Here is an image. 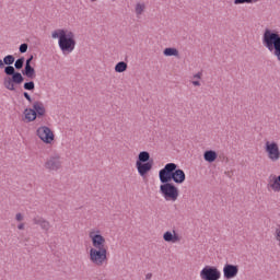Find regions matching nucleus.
Instances as JSON below:
<instances>
[{
    "label": "nucleus",
    "instance_id": "nucleus-1",
    "mask_svg": "<svg viewBox=\"0 0 280 280\" xmlns=\"http://www.w3.org/2000/svg\"><path fill=\"white\" fill-rule=\"evenodd\" d=\"M159 178H163L168 183L173 182L175 185H183L187 179V175L183 168L178 167V164L171 162L159 171Z\"/></svg>",
    "mask_w": 280,
    "mask_h": 280
},
{
    "label": "nucleus",
    "instance_id": "nucleus-2",
    "mask_svg": "<svg viewBox=\"0 0 280 280\" xmlns=\"http://www.w3.org/2000/svg\"><path fill=\"white\" fill-rule=\"evenodd\" d=\"M51 38H58V45L62 54H71L75 49V34L63 28L55 30Z\"/></svg>",
    "mask_w": 280,
    "mask_h": 280
},
{
    "label": "nucleus",
    "instance_id": "nucleus-3",
    "mask_svg": "<svg viewBox=\"0 0 280 280\" xmlns=\"http://www.w3.org/2000/svg\"><path fill=\"white\" fill-rule=\"evenodd\" d=\"M262 45L277 57L280 62V34L279 32L270 28H266L262 34Z\"/></svg>",
    "mask_w": 280,
    "mask_h": 280
},
{
    "label": "nucleus",
    "instance_id": "nucleus-4",
    "mask_svg": "<svg viewBox=\"0 0 280 280\" xmlns=\"http://www.w3.org/2000/svg\"><path fill=\"white\" fill-rule=\"evenodd\" d=\"M152 167H154V160L150 158V152L141 151L138 154V159L136 161V168L138 174L145 178L150 172H152Z\"/></svg>",
    "mask_w": 280,
    "mask_h": 280
},
{
    "label": "nucleus",
    "instance_id": "nucleus-5",
    "mask_svg": "<svg viewBox=\"0 0 280 280\" xmlns=\"http://www.w3.org/2000/svg\"><path fill=\"white\" fill-rule=\"evenodd\" d=\"M160 178V194H162L166 202H176L180 196V190L176 187V184L167 182V179Z\"/></svg>",
    "mask_w": 280,
    "mask_h": 280
},
{
    "label": "nucleus",
    "instance_id": "nucleus-6",
    "mask_svg": "<svg viewBox=\"0 0 280 280\" xmlns=\"http://www.w3.org/2000/svg\"><path fill=\"white\" fill-rule=\"evenodd\" d=\"M4 73L5 75H9V77H5L3 80V86L8 91H16V88L14 86V84L19 85L25 82V77H23L21 72L16 71L14 67H5Z\"/></svg>",
    "mask_w": 280,
    "mask_h": 280
},
{
    "label": "nucleus",
    "instance_id": "nucleus-7",
    "mask_svg": "<svg viewBox=\"0 0 280 280\" xmlns=\"http://www.w3.org/2000/svg\"><path fill=\"white\" fill-rule=\"evenodd\" d=\"M47 114V109L45 108V104L40 101H36L33 103V108L24 109V117L27 124L32 121H36V119H43Z\"/></svg>",
    "mask_w": 280,
    "mask_h": 280
},
{
    "label": "nucleus",
    "instance_id": "nucleus-8",
    "mask_svg": "<svg viewBox=\"0 0 280 280\" xmlns=\"http://www.w3.org/2000/svg\"><path fill=\"white\" fill-rule=\"evenodd\" d=\"M90 261L94 266H104V262L108 261V249L90 248Z\"/></svg>",
    "mask_w": 280,
    "mask_h": 280
},
{
    "label": "nucleus",
    "instance_id": "nucleus-9",
    "mask_svg": "<svg viewBox=\"0 0 280 280\" xmlns=\"http://www.w3.org/2000/svg\"><path fill=\"white\" fill-rule=\"evenodd\" d=\"M200 277L202 280H220L222 273L215 266H206L200 271Z\"/></svg>",
    "mask_w": 280,
    "mask_h": 280
},
{
    "label": "nucleus",
    "instance_id": "nucleus-10",
    "mask_svg": "<svg viewBox=\"0 0 280 280\" xmlns=\"http://www.w3.org/2000/svg\"><path fill=\"white\" fill-rule=\"evenodd\" d=\"M37 137L43 141L44 143H51L54 139H56V136L54 135V131L47 126H42L36 130Z\"/></svg>",
    "mask_w": 280,
    "mask_h": 280
},
{
    "label": "nucleus",
    "instance_id": "nucleus-11",
    "mask_svg": "<svg viewBox=\"0 0 280 280\" xmlns=\"http://www.w3.org/2000/svg\"><path fill=\"white\" fill-rule=\"evenodd\" d=\"M265 152H267L268 158L270 159V161H279L280 151H279V144L277 142L267 141L265 143Z\"/></svg>",
    "mask_w": 280,
    "mask_h": 280
},
{
    "label": "nucleus",
    "instance_id": "nucleus-12",
    "mask_svg": "<svg viewBox=\"0 0 280 280\" xmlns=\"http://www.w3.org/2000/svg\"><path fill=\"white\" fill-rule=\"evenodd\" d=\"M44 167H46L49 172H58V170L62 167V162H60V155H50L46 160Z\"/></svg>",
    "mask_w": 280,
    "mask_h": 280
},
{
    "label": "nucleus",
    "instance_id": "nucleus-13",
    "mask_svg": "<svg viewBox=\"0 0 280 280\" xmlns=\"http://www.w3.org/2000/svg\"><path fill=\"white\" fill-rule=\"evenodd\" d=\"M238 272H240V266L237 265L225 264L223 267V277L226 280L235 279Z\"/></svg>",
    "mask_w": 280,
    "mask_h": 280
},
{
    "label": "nucleus",
    "instance_id": "nucleus-14",
    "mask_svg": "<svg viewBox=\"0 0 280 280\" xmlns=\"http://www.w3.org/2000/svg\"><path fill=\"white\" fill-rule=\"evenodd\" d=\"M90 238L92 240V248L106 249V238L102 234H95V232H90Z\"/></svg>",
    "mask_w": 280,
    "mask_h": 280
},
{
    "label": "nucleus",
    "instance_id": "nucleus-15",
    "mask_svg": "<svg viewBox=\"0 0 280 280\" xmlns=\"http://www.w3.org/2000/svg\"><path fill=\"white\" fill-rule=\"evenodd\" d=\"M174 233V234H173ZM173 233L171 231H166L163 234V240L164 242H168L171 244H176V242H180V236H178V234L176 233V231H173Z\"/></svg>",
    "mask_w": 280,
    "mask_h": 280
},
{
    "label": "nucleus",
    "instance_id": "nucleus-16",
    "mask_svg": "<svg viewBox=\"0 0 280 280\" xmlns=\"http://www.w3.org/2000/svg\"><path fill=\"white\" fill-rule=\"evenodd\" d=\"M33 224H37L43 229V231H49L51 229V224H49V221L45 220L43 217H35L33 219Z\"/></svg>",
    "mask_w": 280,
    "mask_h": 280
},
{
    "label": "nucleus",
    "instance_id": "nucleus-17",
    "mask_svg": "<svg viewBox=\"0 0 280 280\" xmlns=\"http://www.w3.org/2000/svg\"><path fill=\"white\" fill-rule=\"evenodd\" d=\"M22 75H25V78H28V80H34L36 78V69H34L33 66H24Z\"/></svg>",
    "mask_w": 280,
    "mask_h": 280
},
{
    "label": "nucleus",
    "instance_id": "nucleus-18",
    "mask_svg": "<svg viewBox=\"0 0 280 280\" xmlns=\"http://www.w3.org/2000/svg\"><path fill=\"white\" fill-rule=\"evenodd\" d=\"M203 159L207 163H215L218 160V152L213 150H207L203 152Z\"/></svg>",
    "mask_w": 280,
    "mask_h": 280
},
{
    "label": "nucleus",
    "instance_id": "nucleus-19",
    "mask_svg": "<svg viewBox=\"0 0 280 280\" xmlns=\"http://www.w3.org/2000/svg\"><path fill=\"white\" fill-rule=\"evenodd\" d=\"M270 178H272L270 180V184L268 185V187H270L272 189V191L279 192L280 191V175H271Z\"/></svg>",
    "mask_w": 280,
    "mask_h": 280
},
{
    "label": "nucleus",
    "instance_id": "nucleus-20",
    "mask_svg": "<svg viewBox=\"0 0 280 280\" xmlns=\"http://www.w3.org/2000/svg\"><path fill=\"white\" fill-rule=\"evenodd\" d=\"M163 54H164V56H166V57H172V56H174L175 58H179V56H180V54L178 52V49L173 48V47L165 48V49L163 50Z\"/></svg>",
    "mask_w": 280,
    "mask_h": 280
},
{
    "label": "nucleus",
    "instance_id": "nucleus-21",
    "mask_svg": "<svg viewBox=\"0 0 280 280\" xmlns=\"http://www.w3.org/2000/svg\"><path fill=\"white\" fill-rule=\"evenodd\" d=\"M126 71H128V63L126 61H119L118 63H116L115 66L116 73H124Z\"/></svg>",
    "mask_w": 280,
    "mask_h": 280
},
{
    "label": "nucleus",
    "instance_id": "nucleus-22",
    "mask_svg": "<svg viewBox=\"0 0 280 280\" xmlns=\"http://www.w3.org/2000/svg\"><path fill=\"white\" fill-rule=\"evenodd\" d=\"M24 66H25V57H20L15 60L13 68L16 69L18 71H21V69H23Z\"/></svg>",
    "mask_w": 280,
    "mask_h": 280
},
{
    "label": "nucleus",
    "instance_id": "nucleus-23",
    "mask_svg": "<svg viewBox=\"0 0 280 280\" xmlns=\"http://www.w3.org/2000/svg\"><path fill=\"white\" fill-rule=\"evenodd\" d=\"M16 58L13 57V55H7L3 58L4 65H7V67H13L12 65H14Z\"/></svg>",
    "mask_w": 280,
    "mask_h": 280
},
{
    "label": "nucleus",
    "instance_id": "nucleus-24",
    "mask_svg": "<svg viewBox=\"0 0 280 280\" xmlns=\"http://www.w3.org/2000/svg\"><path fill=\"white\" fill-rule=\"evenodd\" d=\"M23 89L25 91H34V89H36V84L34 83V81H27L24 83Z\"/></svg>",
    "mask_w": 280,
    "mask_h": 280
},
{
    "label": "nucleus",
    "instance_id": "nucleus-25",
    "mask_svg": "<svg viewBox=\"0 0 280 280\" xmlns=\"http://www.w3.org/2000/svg\"><path fill=\"white\" fill-rule=\"evenodd\" d=\"M258 0H234V5H242L244 3H257Z\"/></svg>",
    "mask_w": 280,
    "mask_h": 280
},
{
    "label": "nucleus",
    "instance_id": "nucleus-26",
    "mask_svg": "<svg viewBox=\"0 0 280 280\" xmlns=\"http://www.w3.org/2000/svg\"><path fill=\"white\" fill-rule=\"evenodd\" d=\"M143 10H145V4H141V3L136 4V14H143Z\"/></svg>",
    "mask_w": 280,
    "mask_h": 280
},
{
    "label": "nucleus",
    "instance_id": "nucleus-27",
    "mask_svg": "<svg viewBox=\"0 0 280 280\" xmlns=\"http://www.w3.org/2000/svg\"><path fill=\"white\" fill-rule=\"evenodd\" d=\"M28 47H30V46L27 45V43L21 44L20 47H19L20 54H27V48H28Z\"/></svg>",
    "mask_w": 280,
    "mask_h": 280
},
{
    "label": "nucleus",
    "instance_id": "nucleus-28",
    "mask_svg": "<svg viewBox=\"0 0 280 280\" xmlns=\"http://www.w3.org/2000/svg\"><path fill=\"white\" fill-rule=\"evenodd\" d=\"M32 60H34V55H31V56L26 59L24 67H32Z\"/></svg>",
    "mask_w": 280,
    "mask_h": 280
},
{
    "label": "nucleus",
    "instance_id": "nucleus-29",
    "mask_svg": "<svg viewBox=\"0 0 280 280\" xmlns=\"http://www.w3.org/2000/svg\"><path fill=\"white\" fill-rule=\"evenodd\" d=\"M23 97H25V100H27V102H30V104H32V96L30 95V93L24 92Z\"/></svg>",
    "mask_w": 280,
    "mask_h": 280
},
{
    "label": "nucleus",
    "instance_id": "nucleus-30",
    "mask_svg": "<svg viewBox=\"0 0 280 280\" xmlns=\"http://www.w3.org/2000/svg\"><path fill=\"white\" fill-rule=\"evenodd\" d=\"M16 222H23V214L21 212L15 214Z\"/></svg>",
    "mask_w": 280,
    "mask_h": 280
},
{
    "label": "nucleus",
    "instance_id": "nucleus-31",
    "mask_svg": "<svg viewBox=\"0 0 280 280\" xmlns=\"http://www.w3.org/2000/svg\"><path fill=\"white\" fill-rule=\"evenodd\" d=\"M275 235H276V240H277L278 242H280V225H278V228L276 229Z\"/></svg>",
    "mask_w": 280,
    "mask_h": 280
},
{
    "label": "nucleus",
    "instance_id": "nucleus-32",
    "mask_svg": "<svg viewBox=\"0 0 280 280\" xmlns=\"http://www.w3.org/2000/svg\"><path fill=\"white\" fill-rule=\"evenodd\" d=\"M194 78H197V80H200L202 78V72H197Z\"/></svg>",
    "mask_w": 280,
    "mask_h": 280
},
{
    "label": "nucleus",
    "instance_id": "nucleus-33",
    "mask_svg": "<svg viewBox=\"0 0 280 280\" xmlns=\"http://www.w3.org/2000/svg\"><path fill=\"white\" fill-rule=\"evenodd\" d=\"M19 231H23L25 229V223H20L18 225Z\"/></svg>",
    "mask_w": 280,
    "mask_h": 280
},
{
    "label": "nucleus",
    "instance_id": "nucleus-34",
    "mask_svg": "<svg viewBox=\"0 0 280 280\" xmlns=\"http://www.w3.org/2000/svg\"><path fill=\"white\" fill-rule=\"evenodd\" d=\"M0 69H5V63L2 59H0Z\"/></svg>",
    "mask_w": 280,
    "mask_h": 280
},
{
    "label": "nucleus",
    "instance_id": "nucleus-35",
    "mask_svg": "<svg viewBox=\"0 0 280 280\" xmlns=\"http://www.w3.org/2000/svg\"><path fill=\"white\" fill-rule=\"evenodd\" d=\"M194 86H200V81H192Z\"/></svg>",
    "mask_w": 280,
    "mask_h": 280
},
{
    "label": "nucleus",
    "instance_id": "nucleus-36",
    "mask_svg": "<svg viewBox=\"0 0 280 280\" xmlns=\"http://www.w3.org/2000/svg\"><path fill=\"white\" fill-rule=\"evenodd\" d=\"M145 279H147V280L152 279V273H147V275H145Z\"/></svg>",
    "mask_w": 280,
    "mask_h": 280
},
{
    "label": "nucleus",
    "instance_id": "nucleus-37",
    "mask_svg": "<svg viewBox=\"0 0 280 280\" xmlns=\"http://www.w3.org/2000/svg\"><path fill=\"white\" fill-rule=\"evenodd\" d=\"M225 174L229 176V178H231V173L230 172H225Z\"/></svg>",
    "mask_w": 280,
    "mask_h": 280
},
{
    "label": "nucleus",
    "instance_id": "nucleus-38",
    "mask_svg": "<svg viewBox=\"0 0 280 280\" xmlns=\"http://www.w3.org/2000/svg\"><path fill=\"white\" fill-rule=\"evenodd\" d=\"M92 3H95V1H97V0H90Z\"/></svg>",
    "mask_w": 280,
    "mask_h": 280
}]
</instances>
